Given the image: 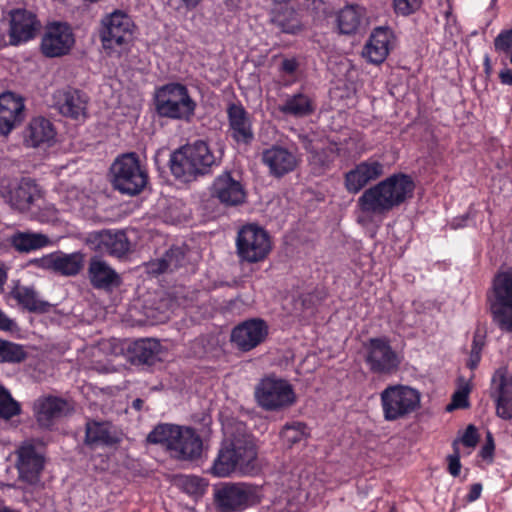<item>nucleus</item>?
Wrapping results in <instances>:
<instances>
[{
	"instance_id": "f257e3e1",
	"label": "nucleus",
	"mask_w": 512,
	"mask_h": 512,
	"mask_svg": "<svg viewBox=\"0 0 512 512\" xmlns=\"http://www.w3.org/2000/svg\"><path fill=\"white\" fill-rule=\"evenodd\" d=\"M415 182L406 173H393L366 189L358 198L359 209L365 214L385 216L413 197Z\"/></svg>"
},
{
	"instance_id": "f03ea898",
	"label": "nucleus",
	"mask_w": 512,
	"mask_h": 512,
	"mask_svg": "<svg viewBox=\"0 0 512 512\" xmlns=\"http://www.w3.org/2000/svg\"><path fill=\"white\" fill-rule=\"evenodd\" d=\"M220 164L209 144L204 140L187 143L175 150L169 160L172 175L183 182H191L208 175L214 166Z\"/></svg>"
},
{
	"instance_id": "7ed1b4c3",
	"label": "nucleus",
	"mask_w": 512,
	"mask_h": 512,
	"mask_svg": "<svg viewBox=\"0 0 512 512\" xmlns=\"http://www.w3.org/2000/svg\"><path fill=\"white\" fill-rule=\"evenodd\" d=\"M150 444H161L181 461H197L203 454V440L192 427L176 424H159L147 435Z\"/></svg>"
},
{
	"instance_id": "20e7f679",
	"label": "nucleus",
	"mask_w": 512,
	"mask_h": 512,
	"mask_svg": "<svg viewBox=\"0 0 512 512\" xmlns=\"http://www.w3.org/2000/svg\"><path fill=\"white\" fill-rule=\"evenodd\" d=\"M256 457L253 438L247 433L239 432L222 442L209 473L216 477H227L236 471L247 472L253 468Z\"/></svg>"
},
{
	"instance_id": "39448f33",
	"label": "nucleus",
	"mask_w": 512,
	"mask_h": 512,
	"mask_svg": "<svg viewBox=\"0 0 512 512\" xmlns=\"http://www.w3.org/2000/svg\"><path fill=\"white\" fill-rule=\"evenodd\" d=\"M155 110L162 118L191 122L195 116L197 103L186 85L169 82L155 91Z\"/></svg>"
},
{
	"instance_id": "423d86ee",
	"label": "nucleus",
	"mask_w": 512,
	"mask_h": 512,
	"mask_svg": "<svg viewBox=\"0 0 512 512\" xmlns=\"http://www.w3.org/2000/svg\"><path fill=\"white\" fill-rule=\"evenodd\" d=\"M486 303L493 323L500 330L512 333V266L494 275Z\"/></svg>"
},
{
	"instance_id": "0eeeda50",
	"label": "nucleus",
	"mask_w": 512,
	"mask_h": 512,
	"mask_svg": "<svg viewBox=\"0 0 512 512\" xmlns=\"http://www.w3.org/2000/svg\"><path fill=\"white\" fill-rule=\"evenodd\" d=\"M214 503L221 512H242L258 505L263 497L259 485L247 482H226L215 487Z\"/></svg>"
},
{
	"instance_id": "6e6552de",
	"label": "nucleus",
	"mask_w": 512,
	"mask_h": 512,
	"mask_svg": "<svg viewBox=\"0 0 512 512\" xmlns=\"http://www.w3.org/2000/svg\"><path fill=\"white\" fill-rule=\"evenodd\" d=\"M135 24L131 17L119 10L101 20L99 37L103 49L109 56L120 54L133 41Z\"/></svg>"
},
{
	"instance_id": "1a4fd4ad",
	"label": "nucleus",
	"mask_w": 512,
	"mask_h": 512,
	"mask_svg": "<svg viewBox=\"0 0 512 512\" xmlns=\"http://www.w3.org/2000/svg\"><path fill=\"white\" fill-rule=\"evenodd\" d=\"M421 394L408 385H388L380 393L383 417L386 421L405 419L420 408Z\"/></svg>"
},
{
	"instance_id": "9d476101",
	"label": "nucleus",
	"mask_w": 512,
	"mask_h": 512,
	"mask_svg": "<svg viewBox=\"0 0 512 512\" xmlns=\"http://www.w3.org/2000/svg\"><path fill=\"white\" fill-rule=\"evenodd\" d=\"M272 248L270 234L258 224H245L237 232L236 252L241 262L249 264L263 262L268 258Z\"/></svg>"
},
{
	"instance_id": "9b49d317",
	"label": "nucleus",
	"mask_w": 512,
	"mask_h": 512,
	"mask_svg": "<svg viewBox=\"0 0 512 512\" xmlns=\"http://www.w3.org/2000/svg\"><path fill=\"white\" fill-rule=\"evenodd\" d=\"M364 361L372 374L391 376L396 374L403 356L392 347L387 336L372 337L364 343Z\"/></svg>"
},
{
	"instance_id": "f8f14e48",
	"label": "nucleus",
	"mask_w": 512,
	"mask_h": 512,
	"mask_svg": "<svg viewBox=\"0 0 512 512\" xmlns=\"http://www.w3.org/2000/svg\"><path fill=\"white\" fill-rule=\"evenodd\" d=\"M111 172L114 188L123 194L136 195L148 182V175L134 153L118 157L112 164Z\"/></svg>"
},
{
	"instance_id": "ddd939ff",
	"label": "nucleus",
	"mask_w": 512,
	"mask_h": 512,
	"mask_svg": "<svg viewBox=\"0 0 512 512\" xmlns=\"http://www.w3.org/2000/svg\"><path fill=\"white\" fill-rule=\"evenodd\" d=\"M255 396L259 405L267 411L289 407L296 401L295 392L289 382L270 376L261 380Z\"/></svg>"
},
{
	"instance_id": "4468645a",
	"label": "nucleus",
	"mask_w": 512,
	"mask_h": 512,
	"mask_svg": "<svg viewBox=\"0 0 512 512\" xmlns=\"http://www.w3.org/2000/svg\"><path fill=\"white\" fill-rule=\"evenodd\" d=\"M75 45V35L66 22L48 23L41 37L40 51L47 58H59L70 53Z\"/></svg>"
},
{
	"instance_id": "2eb2a0df",
	"label": "nucleus",
	"mask_w": 512,
	"mask_h": 512,
	"mask_svg": "<svg viewBox=\"0 0 512 512\" xmlns=\"http://www.w3.org/2000/svg\"><path fill=\"white\" fill-rule=\"evenodd\" d=\"M269 334L267 322L250 318L237 324L231 331L230 341L241 352H249L265 341Z\"/></svg>"
},
{
	"instance_id": "dca6fc26",
	"label": "nucleus",
	"mask_w": 512,
	"mask_h": 512,
	"mask_svg": "<svg viewBox=\"0 0 512 512\" xmlns=\"http://www.w3.org/2000/svg\"><path fill=\"white\" fill-rule=\"evenodd\" d=\"M210 195L225 207H236L246 200V190L241 180L236 179L230 171H224L213 180Z\"/></svg>"
},
{
	"instance_id": "f3484780",
	"label": "nucleus",
	"mask_w": 512,
	"mask_h": 512,
	"mask_svg": "<svg viewBox=\"0 0 512 512\" xmlns=\"http://www.w3.org/2000/svg\"><path fill=\"white\" fill-rule=\"evenodd\" d=\"M384 164L375 157H369L356 164L355 167L344 175L345 189L352 194H357L369 183L378 180L384 175Z\"/></svg>"
},
{
	"instance_id": "a211bd4d",
	"label": "nucleus",
	"mask_w": 512,
	"mask_h": 512,
	"mask_svg": "<svg viewBox=\"0 0 512 512\" xmlns=\"http://www.w3.org/2000/svg\"><path fill=\"white\" fill-rule=\"evenodd\" d=\"M228 132L237 143L250 145L254 141L251 116L241 102H231L226 108Z\"/></svg>"
},
{
	"instance_id": "6ab92c4d",
	"label": "nucleus",
	"mask_w": 512,
	"mask_h": 512,
	"mask_svg": "<svg viewBox=\"0 0 512 512\" xmlns=\"http://www.w3.org/2000/svg\"><path fill=\"white\" fill-rule=\"evenodd\" d=\"M123 433L110 421L87 420L84 443L88 447L111 448L120 444Z\"/></svg>"
},
{
	"instance_id": "aec40b11",
	"label": "nucleus",
	"mask_w": 512,
	"mask_h": 512,
	"mask_svg": "<svg viewBox=\"0 0 512 512\" xmlns=\"http://www.w3.org/2000/svg\"><path fill=\"white\" fill-rule=\"evenodd\" d=\"M262 162L268 167L271 176L282 178L297 168L299 158L296 149L291 150L276 144L263 150Z\"/></svg>"
},
{
	"instance_id": "412c9836",
	"label": "nucleus",
	"mask_w": 512,
	"mask_h": 512,
	"mask_svg": "<svg viewBox=\"0 0 512 512\" xmlns=\"http://www.w3.org/2000/svg\"><path fill=\"white\" fill-rule=\"evenodd\" d=\"M40 27L35 13L26 9L10 12L9 44L18 46L32 40Z\"/></svg>"
},
{
	"instance_id": "4be33fe9",
	"label": "nucleus",
	"mask_w": 512,
	"mask_h": 512,
	"mask_svg": "<svg viewBox=\"0 0 512 512\" xmlns=\"http://www.w3.org/2000/svg\"><path fill=\"white\" fill-rule=\"evenodd\" d=\"M16 468L19 473V479L30 485H35L40 480L41 472L44 468L45 459L38 453L32 443H24L17 451Z\"/></svg>"
},
{
	"instance_id": "5701e85b",
	"label": "nucleus",
	"mask_w": 512,
	"mask_h": 512,
	"mask_svg": "<svg viewBox=\"0 0 512 512\" xmlns=\"http://www.w3.org/2000/svg\"><path fill=\"white\" fill-rule=\"evenodd\" d=\"M54 99L56 109L64 117L73 120H84L87 117L89 97L85 92L69 87L59 90Z\"/></svg>"
},
{
	"instance_id": "b1692460",
	"label": "nucleus",
	"mask_w": 512,
	"mask_h": 512,
	"mask_svg": "<svg viewBox=\"0 0 512 512\" xmlns=\"http://www.w3.org/2000/svg\"><path fill=\"white\" fill-rule=\"evenodd\" d=\"M393 38L394 33L390 27H375L364 45L362 56L369 63L375 65L383 63L390 53Z\"/></svg>"
},
{
	"instance_id": "393cba45",
	"label": "nucleus",
	"mask_w": 512,
	"mask_h": 512,
	"mask_svg": "<svg viewBox=\"0 0 512 512\" xmlns=\"http://www.w3.org/2000/svg\"><path fill=\"white\" fill-rule=\"evenodd\" d=\"M69 411L70 405L68 401L57 396L41 398L34 405L37 423L45 429H50L56 421L66 416Z\"/></svg>"
},
{
	"instance_id": "a878e982",
	"label": "nucleus",
	"mask_w": 512,
	"mask_h": 512,
	"mask_svg": "<svg viewBox=\"0 0 512 512\" xmlns=\"http://www.w3.org/2000/svg\"><path fill=\"white\" fill-rule=\"evenodd\" d=\"M87 273L90 284L98 290L111 292L122 284L121 276L97 256L90 259Z\"/></svg>"
},
{
	"instance_id": "bb28decb",
	"label": "nucleus",
	"mask_w": 512,
	"mask_h": 512,
	"mask_svg": "<svg viewBox=\"0 0 512 512\" xmlns=\"http://www.w3.org/2000/svg\"><path fill=\"white\" fill-rule=\"evenodd\" d=\"M23 99L13 92L0 95V133L8 135L24 118Z\"/></svg>"
},
{
	"instance_id": "cd10ccee",
	"label": "nucleus",
	"mask_w": 512,
	"mask_h": 512,
	"mask_svg": "<svg viewBox=\"0 0 512 512\" xmlns=\"http://www.w3.org/2000/svg\"><path fill=\"white\" fill-rule=\"evenodd\" d=\"M162 345L152 338L137 339L127 347V359L133 365L152 366L161 360Z\"/></svg>"
},
{
	"instance_id": "c85d7f7f",
	"label": "nucleus",
	"mask_w": 512,
	"mask_h": 512,
	"mask_svg": "<svg viewBox=\"0 0 512 512\" xmlns=\"http://www.w3.org/2000/svg\"><path fill=\"white\" fill-rule=\"evenodd\" d=\"M92 242L97 250L115 257H123L130 250V242L124 231L102 230L93 234Z\"/></svg>"
},
{
	"instance_id": "c756f323",
	"label": "nucleus",
	"mask_w": 512,
	"mask_h": 512,
	"mask_svg": "<svg viewBox=\"0 0 512 512\" xmlns=\"http://www.w3.org/2000/svg\"><path fill=\"white\" fill-rule=\"evenodd\" d=\"M42 261L45 267L56 273L75 276L84 266V255L81 252L66 254L58 251L43 257Z\"/></svg>"
},
{
	"instance_id": "7c9ffc66",
	"label": "nucleus",
	"mask_w": 512,
	"mask_h": 512,
	"mask_svg": "<svg viewBox=\"0 0 512 512\" xmlns=\"http://www.w3.org/2000/svg\"><path fill=\"white\" fill-rule=\"evenodd\" d=\"M367 22L368 17L365 8L354 2H347V5L337 15L338 28L340 33L345 35L356 33Z\"/></svg>"
},
{
	"instance_id": "2f4dec72",
	"label": "nucleus",
	"mask_w": 512,
	"mask_h": 512,
	"mask_svg": "<svg viewBox=\"0 0 512 512\" xmlns=\"http://www.w3.org/2000/svg\"><path fill=\"white\" fill-rule=\"evenodd\" d=\"M279 111L284 115L302 118L311 115L315 111L313 98L303 90L292 95H287L279 106Z\"/></svg>"
},
{
	"instance_id": "473e14b6",
	"label": "nucleus",
	"mask_w": 512,
	"mask_h": 512,
	"mask_svg": "<svg viewBox=\"0 0 512 512\" xmlns=\"http://www.w3.org/2000/svg\"><path fill=\"white\" fill-rule=\"evenodd\" d=\"M10 296L25 310L31 313L43 314L50 311L51 304L41 300L34 287L16 285Z\"/></svg>"
},
{
	"instance_id": "72a5a7b5",
	"label": "nucleus",
	"mask_w": 512,
	"mask_h": 512,
	"mask_svg": "<svg viewBox=\"0 0 512 512\" xmlns=\"http://www.w3.org/2000/svg\"><path fill=\"white\" fill-rule=\"evenodd\" d=\"M40 198V190L31 178H22L17 187L10 192V202L20 211H27L35 200Z\"/></svg>"
},
{
	"instance_id": "f704fd0d",
	"label": "nucleus",
	"mask_w": 512,
	"mask_h": 512,
	"mask_svg": "<svg viewBox=\"0 0 512 512\" xmlns=\"http://www.w3.org/2000/svg\"><path fill=\"white\" fill-rule=\"evenodd\" d=\"M56 131L53 124L44 117L33 118L26 132V141L32 147H39L43 144L51 145L54 142Z\"/></svg>"
},
{
	"instance_id": "c9c22d12",
	"label": "nucleus",
	"mask_w": 512,
	"mask_h": 512,
	"mask_svg": "<svg viewBox=\"0 0 512 512\" xmlns=\"http://www.w3.org/2000/svg\"><path fill=\"white\" fill-rule=\"evenodd\" d=\"M7 241L20 253L36 251L50 244L47 235L30 231H16L7 238Z\"/></svg>"
},
{
	"instance_id": "e433bc0d",
	"label": "nucleus",
	"mask_w": 512,
	"mask_h": 512,
	"mask_svg": "<svg viewBox=\"0 0 512 512\" xmlns=\"http://www.w3.org/2000/svg\"><path fill=\"white\" fill-rule=\"evenodd\" d=\"M186 254L185 246H172L163 257L149 262L148 270L153 274L173 272L185 264Z\"/></svg>"
},
{
	"instance_id": "4c0bfd02",
	"label": "nucleus",
	"mask_w": 512,
	"mask_h": 512,
	"mask_svg": "<svg viewBox=\"0 0 512 512\" xmlns=\"http://www.w3.org/2000/svg\"><path fill=\"white\" fill-rule=\"evenodd\" d=\"M272 21L282 32L295 34L301 30L302 24L298 12L289 7V2H274Z\"/></svg>"
},
{
	"instance_id": "58836bf2",
	"label": "nucleus",
	"mask_w": 512,
	"mask_h": 512,
	"mask_svg": "<svg viewBox=\"0 0 512 512\" xmlns=\"http://www.w3.org/2000/svg\"><path fill=\"white\" fill-rule=\"evenodd\" d=\"M496 400V414L505 420L512 419V391L511 385L504 375L500 376L499 384L494 394Z\"/></svg>"
},
{
	"instance_id": "ea45409f",
	"label": "nucleus",
	"mask_w": 512,
	"mask_h": 512,
	"mask_svg": "<svg viewBox=\"0 0 512 512\" xmlns=\"http://www.w3.org/2000/svg\"><path fill=\"white\" fill-rule=\"evenodd\" d=\"M279 436L283 444L291 448L306 440L310 436V429L304 422L292 421L282 427Z\"/></svg>"
},
{
	"instance_id": "a19ab883",
	"label": "nucleus",
	"mask_w": 512,
	"mask_h": 512,
	"mask_svg": "<svg viewBox=\"0 0 512 512\" xmlns=\"http://www.w3.org/2000/svg\"><path fill=\"white\" fill-rule=\"evenodd\" d=\"M336 155V148L333 146L313 148L310 150L309 163L316 173L321 174L330 169Z\"/></svg>"
},
{
	"instance_id": "79ce46f5",
	"label": "nucleus",
	"mask_w": 512,
	"mask_h": 512,
	"mask_svg": "<svg viewBox=\"0 0 512 512\" xmlns=\"http://www.w3.org/2000/svg\"><path fill=\"white\" fill-rule=\"evenodd\" d=\"M27 357L23 346L0 339V363H20Z\"/></svg>"
},
{
	"instance_id": "37998d69",
	"label": "nucleus",
	"mask_w": 512,
	"mask_h": 512,
	"mask_svg": "<svg viewBox=\"0 0 512 512\" xmlns=\"http://www.w3.org/2000/svg\"><path fill=\"white\" fill-rule=\"evenodd\" d=\"M21 412L20 403L12 397L6 387L0 384V419L10 420Z\"/></svg>"
},
{
	"instance_id": "c03bdc74",
	"label": "nucleus",
	"mask_w": 512,
	"mask_h": 512,
	"mask_svg": "<svg viewBox=\"0 0 512 512\" xmlns=\"http://www.w3.org/2000/svg\"><path fill=\"white\" fill-rule=\"evenodd\" d=\"M484 346L485 336L482 335L479 331H476L473 335L469 358L466 362V366L470 370H475L479 366Z\"/></svg>"
},
{
	"instance_id": "a18cd8bd",
	"label": "nucleus",
	"mask_w": 512,
	"mask_h": 512,
	"mask_svg": "<svg viewBox=\"0 0 512 512\" xmlns=\"http://www.w3.org/2000/svg\"><path fill=\"white\" fill-rule=\"evenodd\" d=\"M493 45L496 53L510 57L512 53V27L501 30L495 37Z\"/></svg>"
},
{
	"instance_id": "49530a36",
	"label": "nucleus",
	"mask_w": 512,
	"mask_h": 512,
	"mask_svg": "<svg viewBox=\"0 0 512 512\" xmlns=\"http://www.w3.org/2000/svg\"><path fill=\"white\" fill-rule=\"evenodd\" d=\"M452 450L453 453L449 454L446 457L447 461V471L449 474L453 477H458L461 472V453H460V447H458V441L452 442Z\"/></svg>"
},
{
	"instance_id": "de8ad7c7",
	"label": "nucleus",
	"mask_w": 512,
	"mask_h": 512,
	"mask_svg": "<svg viewBox=\"0 0 512 512\" xmlns=\"http://www.w3.org/2000/svg\"><path fill=\"white\" fill-rule=\"evenodd\" d=\"M453 441H458V446L462 444L467 448H475L480 441V435L478 433L477 427L473 424H469L463 434Z\"/></svg>"
},
{
	"instance_id": "09e8293b",
	"label": "nucleus",
	"mask_w": 512,
	"mask_h": 512,
	"mask_svg": "<svg viewBox=\"0 0 512 512\" xmlns=\"http://www.w3.org/2000/svg\"><path fill=\"white\" fill-rule=\"evenodd\" d=\"M300 68L299 59L295 56L284 57L279 65V72L285 76H295Z\"/></svg>"
},
{
	"instance_id": "8fccbe9b",
	"label": "nucleus",
	"mask_w": 512,
	"mask_h": 512,
	"mask_svg": "<svg viewBox=\"0 0 512 512\" xmlns=\"http://www.w3.org/2000/svg\"><path fill=\"white\" fill-rule=\"evenodd\" d=\"M468 394V388L457 390L452 395V400L451 403L447 406V410L452 411L453 409L467 408L469 406Z\"/></svg>"
},
{
	"instance_id": "3c124183",
	"label": "nucleus",
	"mask_w": 512,
	"mask_h": 512,
	"mask_svg": "<svg viewBox=\"0 0 512 512\" xmlns=\"http://www.w3.org/2000/svg\"><path fill=\"white\" fill-rule=\"evenodd\" d=\"M422 2H393L397 15L409 16L420 9Z\"/></svg>"
},
{
	"instance_id": "603ef678",
	"label": "nucleus",
	"mask_w": 512,
	"mask_h": 512,
	"mask_svg": "<svg viewBox=\"0 0 512 512\" xmlns=\"http://www.w3.org/2000/svg\"><path fill=\"white\" fill-rule=\"evenodd\" d=\"M205 486L203 479L197 476L187 477L184 481V487L190 494L203 493Z\"/></svg>"
},
{
	"instance_id": "864d4df0",
	"label": "nucleus",
	"mask_w": 512,
	"mask_h": 512,
	"mask_svg": "<svg viewBox=\"0 0 512 512\" xmlns=\"http://www.w3.org/2000/svg\"><path fill=\"white\" fill-rule=\"evenodd\" d=\"M494 451H495V443H494L493 435L491 432H487L486 442L482 446L481 450L479 451V456L483 460H488L489 462H492L493 457H494Z\"/></svg>"
},
{
	"instance_id": "5fc2aeb1",
	"label": "nucleus",
	"mask_w": 512,
	"mask_h": 512,
	"mask_svg": "<svg viewBox=\"0 0 512 512\" xmlns=\"http://www.w3.org/2000/svg\"><path fill=\"white\" fill-rule=\"evenodd\" d=\"M15 327V322L0 310V330L13 331Z\"/></svg>"
},
{
	"instance_id": "6e6d98bb",
	"label": "nucleus",
	"mask_w": 512,
	"mask_h": 512,
	"mask_svg": "<svg viewBox=\"0 0 512 512\" xmlns=\"http://www.w3.org/2000/svg\"><path fill=\"white\" fill-rule=\"evenodd\" d=\"M510 63L512 64V53L510 55ZM499 80L503 85L512 86V69H502L499 72Z\"/></svg>"
},
{
	"instance_id": "4d7b16f0",
	"label": "nucleus",
	"mask_w": 512,
	"mask_h": 512,
	"mask_svg": "<svg viewBox=\"0 0 512 512\" xmlns=\"http://www.w3.org/2000/svg\"><path fill=\"white\" fill-rule=\"evenodd\" d=\"M482 492V485L480 483H474L470 486L469 492L466 496L469 502H474L480 498Z\"/></svg>"
},
{
	"instance_id": "13d9d810",
	"label": "nucleus",
	"mask_w": 512,
	"mask_h": 512,
	"mask_svg": "<svg viewBox=\"0 0 512 512\" xmlns=\"http://www.w3.org/2000/svg\"><path fill=\"white\" fill-rule=\"evenodd\" d=\"M483 68H484V72L486 75H491L492 73V63H491V59H490V56L488 54H485L484 55V58H483Z\"/></svg>"
},
{
	"instance_id": "bf43d9fd",
	"label": "nucleus",
	"mask_w": 512,
	"mask_h": 512,
	"mask_svg": "<svg viewBox=\"0 0 512 512\" xmlns=\"http://www.w3.org/2000/svg\"><path fill=\"white\" fill-rule=\"evenodd\" d=\"M468 218L469 216L465 215L460 219H454L452 222V227L455 229L464 227L466 225V221L468 220Z\"/></svg>"
},
{
	"instance_id": "052dcab7",
	"label": "nucleus",
	"mask_w": 512,
	"mask_h": 512,
	"mask_svg": "<svg viewBox=\"0 0 512 512\" xmlns=\"http://www.w3.org/2000/svg\"><path fill=\"white\" fill-rule=\"evenodd\" d=\"M6 280H7V273L5 272V270L0 268V290L3 289V286L6 282Z\"/></svg>"
},
{
	"instance_id": "680f3d73",
	"label": "nucleus",
	"mask_w": 512,
	"mask_h": 512,
	"mask_svg": "<svg viewBox=\"0 0 512 512\" xmlns=\"http://www.w3.org/2000/svg\"><path fill=\"white\" fill-rule=\"evenodd\" d=\"M0 512H20V511L12 508L10 506H7L3 503H0Z\"/></svg>"
},
{
	"instance_id": "e2e57ef3",
	"label": "nucleus",
	"mask_w": 512,
	"mask_h": 512,
	"mask_svg": "<svg viewBox=\"0 0 512 512\" xmlns=\"http://www.w3.org/2000/svg\"><path fill=\"white\" fill-rule=\"evenodd\" d=\"M144 404V401L140 398H137L133 401L132 406L136 410H140Z\"/></svg>"
},
{
	"instance_id": "0e129e2a",
	"label": "nucleus",
	"mask_w": 512,
	"mask_h": 512,
	"mask_svg": "<svg viewBox=\"0 0 512 512\" xmlns=\"http://www.w3.org/2000/svg\"><path fill=\"white\" fill-rule=\"evenodd\" d=\"M186 3V7L188 9H193L196 7V5L199 3V2H191V1H188V2H185Z\"/></svg>"
},
{
	"instance_id": "69168bd1",
	"label": "nucleus",
	"mask_w": 512,
	"mask_h": 512,
	"mask_svg": "<svg viewBox=\"0 0 512 512\" xmlns=\"http://www.w3.org/2000/svg\"><path fill=\"white\" fill-rule=\"evenodd\" d=\"M388 512H397V509L394 505L388 507Z\"/></svg>"
},
{
	"instance_id": "338daca9",
	"label": "nucleus",
	"mask_w": 512,
	"mask_h": 512,
	"mask_svg": "<svg viewBox=\"0 0 512 512\" xmlns=\"http://www.w3.org/2000/svg\"><path fill=\"white\" fill-rule=\"evenodd\" d=\"M501 64L504 66L503 69L507 68V62H506V59L505 58H502L501 59Z\"/></svg>"
}]
</instances>
